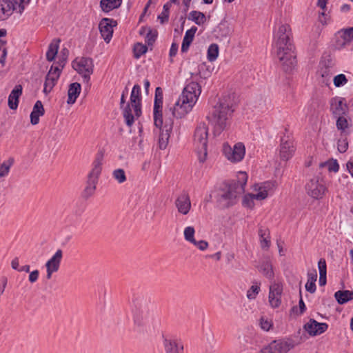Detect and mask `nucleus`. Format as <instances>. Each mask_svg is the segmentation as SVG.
Returning <instances> with one entry per match:
<instances>
[{"label":"nucleus","instance_id":"obj_21","mask_svg":"<svg viewBox=\"0 0 353 353\" xmlns=\"http://www.w3.org/2000/svg\"><path fill=\"white\" fill-rule=\"evenodd\" d=\"M165 353H183V345L176 339H164Z\"/></svg>","mask_w":353,"mask_h":353},{"label":"nucleus","instance_id":"obj_18","mask_svg":"<svg viewBox=\"0 0 353 353\" xmlns=\"http://www.w3.org/2000/svg\"><path fill=\"white\" fill-rule=\"evenodd\" d=\"M307 194L314 199L321 198L324 194L325 188L323 185L320 184L318 180L312 179L306 185Z\"/></svg>","mask_w":353,"mask_h":353},{"label":"nucleus","instance_id":"obj_34","mask_svg":"<svg viewBox=\"0 0 353 353\" xmlns=\"http://www.w3.org/2000/svg\"><path fill=\"white\" fill-rule=\"evenodd\" d=\"M188 19L194 21L198 26H201L205 23L206 17L200 11L193 10L190 12Z\"/></svg>","mask_w":353,"mask_h":353},{"label":"nucleus","instance_id":"obj_15","mask_svg":"<svg viewBox=\"0 0 353 353\" xmlns=\"http://www.w3.org/2000/svg\"><path fill=\"white\" fill-rule=\"evenodd\" d=\"M173 121L171 118H169V121H165V125L159 128V146L161 150L166 148L168 140L170 138V133L172 130Z\"/></svg>","mask_w":353,"mask_h":353},{"label":"nucleus","instance_id":"obj_5","mask_svg":"<svg viewBox=\"0 0 353 353\" xmlns=\"http://www.w3.org/2000/svg\"><path fill=\"white\" fill-rule=\"evenodd\" d=\"M248 181L245 172H240L237 180L230 182L217 197V203L222 208H228L237 203L238 198L244 193Z\"/></svg>","mask_w":353,"mask_h":353},{"label":"nucleus","instance_id":"obj_59","mask_svg":"<svg viewBox=\"0 0 353 353\" xmlns=\"http://www.w3.org/2000/svg\"><path fill=\"white\" fill-rule=\"evenodd\" d=\"M48 72H52V77L59 79L61 74V70L58 67L54 68L53 66H52Z\"/></svg>","mask_w":353,"mask_h":353},{"label":"nucleus","instance_id":"obj_4","mask_svg":"<svg viewBox=\"0 0 353 353\" xmlns=\"http://www.w3.org/2000/svg\"><path fill=\"white\" fill-rule=\"evenodd\" d=\"M201 92V87L192 81L183 88V92L170 112L173 117L181 118L192 110Z\"/></svg>","mask_w":353,"mask_h":353},{"label":"nucleus","instance_id":"obj_19","mask_svg":"<svg viewBox=\"0 0 353 353\" xmlns=\"http://www.w3.org/2000/svg\"><path fill=\"white\" fill-rule=\"evenodd\" d=\"M294 346L292 341H274L267 349L270 353H288Z\"/></svg>","mask_w":353,"mask_h":353},{"label":"nucleus","instance_id":"obj_23","mask_svg":"<svg viewBox=\"0 0 353 353\" xmlns=\"http://www.w3.org/2000/svg\"><path fill=\"white\" fill-rule=\"evenodd\" d=\"M294 150L295 149L292 141H284L283 139H281L280 156L282 160L288 161L292 157Z\"/></svg>","mask_w":353,"mask_h":353},{"label":"nucleus","instance_id":"obj_42","mask_svg":"<svg viewBox=\"0 0 353 353\" xmlns=\"http://www.w3.org/2000/svg\"><path fill=\"white\" fill-rule=\"evenodd\" d=\"M158 35V32L156 30H152L148 28V31L146 34L145 41L148 46H152L155 42Z\"/></svg>","mask_w":353,"mask_h":353},{"label":"nucleus","instance_id":"obj_57","mask_svg":"<svg viewBox=\"0 0 353 353\" xmlns=\"http://www.w3.org/2000/svg\"><path fill=\"white\" fill-rule=\"evenodd\" d=\"M39 275V272L37 270H35L31 272L29 274L28 280L30 283H33L38 280Z\"/></svg>","mask_w":353,"mask_h":353},{"label":"nucleus","instance_id":"obj_13","mask_svg":"<svg viewBox=\"0 0 353 353\" xmlns=\"http://www.w3.org/2000/svg\"><path fill=\"white\" fill-rule=\"evenodd\" d=\"M283 292V285L279 283H274L270 286L269 302L270 305L276 308L281 303V295Z\"/></svg>","mask_w":353,"mask_h":353},{"label":"nucleus","instance_id":"obj_37","mask_svg":"<svg viewBox=\"0 0 353 353\" xmlns=\"http://www.w3.org/2000/svg\"><path fill=\"white\" fill-rule=\"evenodd\" d=\"M59 49V44L58 43H51L48 46V50L46 52V59L48 61H52L57 52Z\"/></svg>","mask_w":353,"mask_h":353},{"label":"nucleus","instance_id":"obj_56","mask_svg":"<svg viewBox=\"0 0 353 353\" xmlns=\"http://www.w3.org/2000/svg\"><path fill=\"white\" fill-rule=\"evenodd\" d=\"M195 246H196L200 250H205L208 247V243L205 241H196L194 243H192Z\"/></svg>","mask_w":353,"mask_h":353},{"label":"nucleus","instance_id":"obj_31","mask_svg":"<svg viewBox=\"0 0 353 353\" xmlns=\"http://www.w3.org/2000/svg\"><path fill=\"white\" fill-rule=\"evenodd\" d=\"M258 269L268 279H271L274 277L272 265L269 259L263 261L261 265L258 266Z\"/></svg>","mask_w":353,"mask_h":353},{"label":"nucleus","instance_id":"obj_26","mask_svg":"<svg viewBox=\"0 0 353 353\" xmlns=\"http://www.w3.org/2000/svg\"><path fill=\"white\" fill-rule=\"evenodd\" d=\"M81 90V86L79 83L74 82L72 83L69 85L68 91V104H73L75 103L77 97H79Z\"/></svg>","mask_w":353,"mask_h":353},{"label":"nucleus","instance_id":"obj_24","mask_svg":"<svg viewBox=\"0 0 353 353\" xmlns=\"http://www.w3.org/2000/svg\"><path fill=\"white\" fill-rule=\"evenodd\" d=\"M23 88L21 85H17L11 91L9 97L8 104L11 110H16L19 105V99L22 94Z\"/></svg>","mask_w":353,"mask_h":353},{"label":"nucleus","instance_id":"obj_58","mask_svg":"<svg viewBox=\"0 0 353 353\" xmlns=\"http://www.w3.org/2000/svg\"><path fill=\"white\" fill-rule=\"evenodd\" d=\"M61 53H62V58L60 60L61 63H59L61 67L63 68L66 60H67V58H68V54H69V51L68 49L66 48H63L62 50H61Z\"/></svg>","mask_w":353,"mask_h":353},{"label":"nucleus","instance_id":"obj_54","mask_svg":"<svg viewBox=\"0 0 353 353\" xmlns=\"http://www.w3.org/2000/svg\"><path fill=\"white\" fill-rule=\"evenodd\" d=\"M15 4H18L19 14H22L25 10V6L30 3V0H13Z\"/></svg>","mask_w":353,"mask_h":353},{"label":"nucleus","instance_id":"obj_64","mask_svg":"<svg viewBox=\"0 0 353 353\" xmlns=\"http://www.w3.org/2000/svg\"><path fill=\"white\" fill-rule=\"evenodd\" d=\"M347 169L348 170L352 176H353V162L349 161L347 163Z\"/></svg>","mask_w":353,"mask_h":353},{"label":"nucleus","instance_id":"obj_55","mask_svg":"<svg viewBox=\"0 0 353 353\" xmlns=\"http://www.w3.org/2000/svg\"><path fill=\"white\" fill-rule=\"evenodd\" d=\"M337 148L339 152L344 153L348 148V143L345 140H339Z\"/></svg>","mask_w":353,"mask_h":353},{"label":"nucleus","instance_id":"obj_36","mask_svg":"<svg viewBox=\"0 0 353 353\" xmlns=\"http://www.w3.org/2000/svg\"><path fill=\"white\" fill-rule=\"evenodd\" d=\"M57 80L58 79L52 77V72H48L46 77L43 92L46 94L49 93L55 85Z\"/></svg>","mask_w":353,"mask_h":353},{"label":"nucleus","instance_id":"obj_17","mask_svg":"<svg viewBox=\"0 0 353 353\" xmlns=\"http://www.w3.org/2000/svg\"><path fill=\"white\" fill-rule=\"evenodd\" d=\"M17 9L18 4H15L13 0H0V21L8 19Z\"/></svg>","mask_w":353,"mask_h":353},{"label":"nucleus","instance_id":"obj_45","mask_svg":"<svg viewBox=\"0 0 353 353\" xmlns=\"http://www.w3.org/2000/svg\"><path fill=\"white\" fill-rule=\"evenodd\" d=\"M254 199H256L255 194H249L248 195H245V196H244V197L243 199L242 205L244 207L252 208L254 205Z\"/></svg>","mask_w":353,"mask_h":353},{"label":"nucleus","instance_id":"obj_33","mask_svg":"<svg viewBox=\"0 0 353 353\" xmlns=\"http://www.w3.org/2000/svg\"><path fill=\"white\" fill-rule=\"evenodd\" d=\"M259 235L261 238V246L263 249H268L270 245V232L267 228H261L259 230Z\"/></svg>","mask_w":353,"mask_h":353},{"label":"nucleus","instance_id":"obj_50","mask_svg":"<svg viewBox=\"0 0 353 353\" xmlns=\"http://www.w3.org/2000/svg\"><path fill=\"white\" fill-rule=\"evenodd\" d=\"M259 325L261 328L265 331H269L272 327V321L265 319L264 316L260 318Z\"/></svg>","mask_w":353,"mask_h":353},{"label":"nucleus","instance_id":"obj_22","mask_svg":"<svg viewBox=\"0 0 353 353\" xmlns=\"http://www.w3.org/2000/svg\"><path fill=\"white\" fill-rule=\"evenodd\" d=\"M175 205L179 213L187 214L191 208V202L188 194H182L175 201Z\"/></svg>","mask_w":353,"mask_h":353},{"label":"nucleus","instance_id":"obj_40","mask_svg":"<svg viewBox=\"0 0 353 353\" xmlns=\"http://www.w3.org/2000/svg\"><path fill=\"white\" fill-rule=\"evenodd\" d=\"M112 176L119 183H123L127 180L125 172L121 168L113 170Z\"/></svg>","mask_w":353,"mask_h":353},{"label":"nucleus","instance_id":"obj_52","mask_svg":"<svg viewBox=\"0 0 353 353\" xmlns=\"http://www.w3.org/2000/svg\"><path fill=\"white\" fill-rule=\"evenodd\" d=\"M260 290L259 286L257 285H253L251 286L250 290L247 292V296L249 299H255L256 294L259 293Z\"/></svg>","mask_w":353,"mask_h":353},{"label":"nucleus","instance_id":"obj_38","mask_svg":"<svg viewBox=\"0 0 353 353\" xmlns=\"http://www.w3.org/2000/svg\"><path fill=\"white\" fill-rule=\"evenodd\" d=\"M148 51V47L141 43H137L134 44L133 48L134 57L136 59H139L141 56L146 53Z\"/></svg>","mask_w":353,"mask_h":353},{"label":"nucleus","instance_id":"obj_47","mask_svg":"<svg viewBox=\"0 0 353 353\" xmlns=\"http://www.w3.org/2000/svg\"><path fill=\"white\" fill-rule=\"evenodd\" d=\"M333 82L336 87H341L347 82V79L345 74H340L334 77Z\"/></svg>","mask_w":353,"mask_h":353},{"label":"nucleus","instance_id":"obj_46","mask_svg":"<svg viewBox=\"0 0 353 353\" xmlns=\"http://www.w3.org/2000/svg\"><path fill=\"white\" fill-rule=\"evenodd\" d=\"M8 163H9L8 164H7L6 163H3L1 164V165L0 166V176L1 177L5 176L8 174L10 168L14 163V159H9Z\"/></svg>","mask_w":353,"mask_h":353},{"label":"nucleus","instance_id":"obj_12","mask_svg":"<svg viewBox=\"0 0 353 353\" xmlns=\"http://www.w3.org/2000/svg\"><path fill=\"white\" fill-rule=\"evenodd\" d=\"M330 111L334 117L345 115L348 110L345 99L338 97L332 98L330 101Z\"/></svg>","mask_w":353,"mask_h":353},{"label":"nucleus","instance_id":"obj_35","mask_svg":"<svg viewBox=\"0 0 353 353\" xmlns=\"http://www.w3.org/2000/svg\"><path fill=\"white\" fill-rule=\"evenodd\" d=\"M131 103H128L123 110V116L125 119V122L128 127H131L134 122V117L132 114Z\"/></svg>","mask_w":353,"mask_h":353},{"label":"nucleus","instance_id":"obj_3","mask_svg":"<svg viewBox=\"0 0 353 353\" xmlns=\"http://www.w3.org/2000/svg\"><path fill=\"white\" fill-rule=\"evenodd\" d=\"M133 321L135 329L139 332H150L154 330L157 320L150 302L144 297H138L134 301Z\"/></svg>","mask_w":353,"mask_h":353},{"label":"nucleus","instance_id":"obj_27","mask_svg":"<svg viewBox=\"0 0 353 353\" xmlns=\"http://www.w3.org/2000/svg\"><path fill=\"white\" fill-rule=\"evenodd\" d=\"M196 30L197 28L196 26H192L190 30L186 31L181 45L182 52H185L189 49L191 43L194 39Z\"/></svg>","mask_w":353,"mask_h":353},{"label":"nucleus","instance_id":"obj_63","mask_svg":"<svg viewBox=\"0 0 353 353\" xmlns=\"http://www.w3.org/2000/svg\"><path fill=\"white\" fill-rule=\"evenodd\" d=\"M328 0H318L317 6L321 8L322 10H325L326 8V4Z\"/></svg>","mask_w":353,"mask_h":353},{"label":"nucleus","instance_id":"obj_48","mask_svg":"<svg viewBox=\"0 0 353 353\" xmlns=\"http://www.w3.org/2000/svg\"><path fill=\"white\" fill-rule=\"evenodd\" d=\"M324 165L327 166V169L330 172H336L339 170V165L336 160L332 159L324 163H321V166H323Z\"/></svg>","mask_w":353,"mask_h":353},{"label":"nucleus","instance_id":"obj_53","mask_svg":"<svg viewBox=\"0 0 353 353\" xmlns=\"http://www.w3.org/2000/svg\"><path fill=\"white\" fill-rule=\"evenodd\" d=\"M318 268L319 270V274H327V265L325 259H320L318 262Z\"/></svg>","mask_w":353,"mask_h":353},{"label":"nucleus","instance_id":"obj_9","mask_svg":"<svg viewBox=\"0 0 353 353\" xmlns=\"http://www.w3.org/2000/svg\"><path fill=\"white\" fill-rule=\"evenodd\" d=\"M223 152L225 157L233 162H238L243 159L245 155V146L242 143H236L232 148L228 143H224Z\"/></svg>","mask_w":353,"mask_h":353},{"label":"nucleus","instance_id":"obj_60","mask_svg":"<svg viewBox=\"0 0 353 353\" xmlns=\"http://www.w3.org/2000/svg\"><path fill=\"white\" fill-rule=\"evenodd\" d=\"M178 51V45L175 43H172L171 45L170 49V53L169 55L172 58L174 57Z\"/></svg>","mask_w":353,"mask_h":353},{"label":"nucleus","instance_id":"obj_6","mask_svg":"<svg viewBox=\"0 0 353 353\" xmlns=\"http://www.w3.org/2000/svg\"><path fill=\"white\" fill-rule=\"evenodd\" d=\"M208 128L205 123H201L196 127L194 141L196 146V150L199 157V161L203 163L207 157Z\"/></svg>","mask_w":353,"mask_h":353},{"label":"nucleus","instance_id":"obj_49","mask_svg":"<svg viewBox=\"0 0 353 353\" xmlns=\"http://www.w3.org/2000/svg\"><path fill=\"white\" fill-rule=\"evenodd\" d=\"M300 296H301V294L300 293ZM299 311L298 312V309L296 306H294L292 308V312H296L297 315H301L303 314L305 311L306 310V306L305 304L302 299V296L300 297V300L299 301Z\"/></svg>","mask_w":353,"mask_h":353},{"label":"nucleus","instance_id":"obj_28","mask_svg":"<svg viewBox=\"0 0 353 353\" xmlns=\"http://www.w3.org/2000/svg\"><path fill=\"white\" fill-rule=\"evenodd\" d=\"M275 187V183L272 181L264 182L259 188L258 193L255 194V199L263 200L268 196V192Z\"/></svg>","mask_w":353,"mask_h":353},{"label":"nucleus","instance_id":"obj_62","mask_svg":"<svg viewBox=\"0 0 353 353\" xmlns=\"http://www.w3.org/2000/svg\"><path fill=\"white\" fill-rule=\"evenodd\" d=\"M327 274H319V285L321 286H324L327 283Z\"/></svg>","mask_w":353,"mask_h":353},{"label":"nucleus","instance_id":"obj_7","mask_svg":"<svg viewBox=\"0 0 353 353\" xmlns=\"http://www.w3.org/2000/svg\"><path fill=\"white\" fill-rule=\"evenodd\" d=\"M101 161L102 157L97 156L93 162V168L88 176L87 186L83 193V196L85 199L92 196L94 192L96 184L101 172Z\"/></svg>","mask_w":353,"mask_h":353},{"label":"nucleus","instance_id":"obj_2","mask_svg":"<svg viewBox=\"0 0 353 353\" xmlns=\"http://www.w3.org/2000/svg\"><path fill=\"white\" fill-rule=\"evenodd\" d=\"M292 32L290 26L281 25L277 32V39L275 43L276 56L279 59L283 70L291 72L296 64V55L294 46L291 40Z\"/></svg>","mask_w":353,"mask_h":353},{"label":"nucleus","instance_id":"obj_16","mask_svg":"<svg viewBox=\"0 0 353 353\" xmlns=\"http://www.w3.org/2000/svg\"><path fill=\"white\" fill-rule=\"evenodd\" d=\"M328 327L325 323H319L313 319H310L305 323L303 328L310 336H316L325 332Z\"/></svg>","mask_w":353,"mask_h":353},{"label":"nucleus","instance_id":"obj_30","mask_svg":"<svg viewBox=\"0 0 353 353\" xmlns=\"http://www.w3.org/2000/svg\"><path fill=\"white\" fill-rule=\"evenodd\" d=\"M121 3L122 0H101L100 7L103 12H109L120 7Z\"/></svg>","mask_w":353,"mask_h":353},{"label":"nucleus","instance_id":"obj_25","mask_svg":"<svg viewBox=\"0 0 353 353\" xmlns=\"http://www.w3.org/2000/svg\"><path fill=\"white\" fill-rule=\"evenodd\" d=\"M45 113L43 105L41 101H37L34 105L33 110L30 113V122L32 125H37L39 122V117Z\"/></svg>","mask_w":353,"mask_h":353},{"label":"nucleus","instance_id":"obj_41","mask_svg":"<svg viewBox=\"0 0 353 353\" xmlns=\"http://www.w3.org/2000/svg\"><path fill=\"white\" fill-rule=\"evenodd\" d=\"M170 6H171V4L169 2L164 4V6L163 7L162 12L161 13V14H159L158 16V19L160 20L161 23L163 24L165 22L168 21L169 10H170Z\"/></svg>","mask_w":353,"mask_h":353},{"label":"nucleus","instance_id":"obj_43","mask_svg":"<svg viewBox=\"0 0 353 353\" xmlns=\"http://www.w3.org/2000/svg\"><path fill=\"white\" fill-rule=\"evenodd\" d=\"M194 228L192 226H188L184 230V237L185 239L190 243H194L195 239L194 237Z\"/></svg>","mask_w":353,"mask_h":353},{"label":"nucleus","instance_id":"obj_39","mask_svg":"<svg viewBox=\"0 0 353 353\" xmlns=\"http://www.w3.org/2000/svg\"><path fill=\"white\" fill-rule=\"evenodd\" d=\"M219 55V46L216 43H212L208 50V59L212 62L215 61Z\"/></svg>","mask_w":353,"mask_h":353},{"label":"nucleus","instance_id":"obj_14","mask_svg":"<svg viewBox=\"0 0 353 353\" xmlns=\"http://www.w3.org/2000/svg\"><path fill=\"white\" fill-rule=\"evenodd\" d=\"M132 108H133L135 117L139 118L141 115V87L136 84L134 85L130 98Z\"/></svg>","mask_w":353,"mask_h":353},{"label":"nucleus","instance_id":"obj_44","mask_svg":"<svg viewBox=\"0 0 353 353\" xmlns=\"http://www.w3.org/2000/svg\"><path fill=\"white\" fill-rule=\"evenodd\" d=\"M341 37L344 40V43L350 42L353 39V27L343 29L341 31Z\"/></svg>","mask_w":353,"mask_h":353},{"label":"nucleus","instance_id":"obj_61","mask_svg":"<svg viewBox=\"0 0 353 353\" xmlns=\"http://www.w3.org/2000/svg\"><path fill=\"white\" fill-rule=\"evenodd\" d=\"M7 53H8L7 49L6 48H3L2 54L0 57V63H1V65L3 67L5 65V63H6V57H7Z\"/></svg>","mask_w":353,"mask_h":353},{"label":"nucleus","instance_id":"obj_51","mask_svg":"<svg viewBox=\"0 0 353 353\" xmlns=\"http://www.w3.org/2000/svg\"><path fill=\"white\" fill-rule=\"evenodd\" d=\"M336 119V127L339 130H345L347 128V121L344 116L335 117Z\"/></svg>","mask_w":353,"mask_h":353},{"label":"nucleus","instance_id":"obj_20","mask_svg":"<svg viewBox=\"0 0 353 353\" xmlns=\"http://www.w3.org/2000/svg\"><path fill=\"white\" fill-rule=\"evenodd\" d=\"M110 22H113V20L108 18H103L99 25L101 34L107 43L110 41L113 34L112 26Z\"/></svg>","mask_w":353,"mask_h":353},{"label":"nucleus","instance_id":"obj_1","mask_svg":"<svg viewBox=\"0 0 353 353\" xmlns=\"http://www.w3.org/2000/svg\"><path fill=\"white\" fill-rule=\"evenodd\" d=\"M236 106L234 94L223 96L213 106L206 119L213 126L215 134H220L229 125Z\"/></svg>","mask_w":353,"mask_h":353},{"label":"nucleus","instance_id":"obj_29","mask_svg":"<svg viewBox=\"0 0 353 353\" xmlns=\"http://www.w3.org/2000/svg\"><path fill=\"white\" fill-rule=\"evenodd\" d=\"M334 297L339 304L343 305L353 299V291L339 290L334 293Z\"/></svg>","mask_w":353,"mask_h":353},{"label":"nucleus","instance_id":"obj_32","mask_svg":"<svg viewBox=\"0 0 353 353\" xmlns=\"http://www.w3.org/2000/svg\"><path fill=\"white\" fill-rule=\"evenodd\" d=\"M317 279V273L316 270L307 272V281L305 284V290L310 293H314L316 291V281Z\"/></svg>","mask_w":353,"mask_h":353},{"label":"nucleus","instance_id":"obj_10","mask_svg":"<svg viewBox=\"0 0 353 353\" xmlns=\"http://www.w3.org/2000/svg\"><path fill=\"white\" fill-rule=\"evenodd\" d=\"M163 90L160 87L155 90V97L154 102V123L157 128H161L163 125Z\"/></svg>","mask_w":353,"mask_h":353},{"label":"nucleus","instance_id":"obj_8","mask_svg":"<svg viewBox=\"0 0 353 353\" xmlns=\"http://www.w3.org/2000/svg\"><path fill=\"white\" fill-rule=\"evenodd\" d=\"M72 68L81 74L84 82L88 83L94 70L92 59L90 57L77 58L72 61Z\"/></svg>","mask_w":353,"mask_h":353},{"label":"nucleus","instance_id":"obj_11","mask_svg":"<svg viewBox=\"0 0 353 353\" xmlns=\"http://www.w3.org/2000/svg\"><path fill=\"white\" fill-rule=\"evenodd\" d=\"M63 258V251L59 249L46 262V278L50 279L53 273L57 272L60 268Z\"/></svg>","mask_w":353,"mask_h":353}]
</instances>
